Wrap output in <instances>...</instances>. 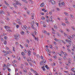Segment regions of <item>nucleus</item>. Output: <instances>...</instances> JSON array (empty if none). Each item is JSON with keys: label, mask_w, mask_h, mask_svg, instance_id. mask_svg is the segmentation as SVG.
Returning <instances> with one entry per match:
<instances>
[{"label": "nucleus", "mask_w": 75, "mask_h": 75, "mask_svg": "<svg viewBox=\"0 0 75 75\" xmlns=\"http://www.w3.org/2000/svg\"><path fill=\"white\" fill-rule=\"evenodd\" d=\"M4 28H6V30L7 31H11V30L10 29V27H9L8 26H4Z\"/></svg>", "instance_id": "f257e3e1"}, {"label": "nucleus", "mask_w": 75, "mask_h": 75, "mask_svg": "<svg viewBox=\"0 0 75 75\" xmlns=\"http://www.w3.org/2000/svg\"><path fill=\"white\" fill-rule=\"evenodd\" d=\"M46 62V60L45 59H43L42 61H41L40 62V65H43L44 63H45Z\"/></svg>", "instance_id": "f03ea898"}, {"label": "nucleus", "mask_w": 75, "mask_h": 75, "mask_svg": "<svg viewBox=\"0 0 75 75\" xmlns=\"http://www.w3.org/2000/svg\"><path fill=\"white\" fill-rule=\"evenodd\" d=\"M27 52L28 55V56H30L31 54V51L30 50H28Z\"/></svg>", "instance_id": "7ed1b4c3"}, {"label": "nucleus", "mask_w": 75, "mask_h": 75, "mask_svg": "<svg viewBox=\"0 0 75 75\" xmlns=\"http://www.w3.org/2000/svg\"><path fill=\"white\" fill-rule=\"evenodd\" d=\"M50 3H51H51L52 4H55V1H54L50 0Z\"/></svg>", "instance_id": "20e7f679"}, {"label": "nucleus", "mask_w": 75, "mask_h": 75, "mask_svg": "<svg viewBox=\"0 0 75 75\" xmlns=\"http://www.w3.org/2000/svg\"><path fill=\"white\" fill-rule=\"evenodd\" d=\"M16 22H17V23H19V24H21V23H20V20L19 19H18L17 21H16Z\"/></svg>", "instance_id": "39448f33"}, {"label": "nucleus", "mask_w": 75, "mask_h": 75, "mask_svg": "<svg viewBox=\"0 0 75 75\" xmlns=\"http://www.w3.org/2000/svg\"><path fill=\"white\" fill-rule=\"evenodd\" d=\"M23 29H24L25 30H27L28 28H27V27L25 26H25L23 27Z\"/></svg>", "instance_id": "423d86ee"}, {"label": "nucleus", "mask_w": 75, "mask_h": 75, "mask_svg": "<svg viewBox=\"0 0 75 75\" xmlns=\"http://www.w3.org/2000/svg\"><path fill=\"white\" fill-rule=\"evenodd\" d=\"M41 7H43L44 6V2H42L40 5Z\"/></svg>", "instance_id": "0eeeda50"}, {"label": "nucleus", "mask_w": 75, "mask_h": 75, "mask_svg": "<svg viewBox=\"0 0 75 75\" xmlns=\"http://www.w3.org/2000/svg\"><path fill=\"white\" fill-rule=\"evenodd\" d=\"M62 6H64L65 5V3H64V1L61 2V3H60Z\"/></svg>", "instance_id": "6e6552de"}, {"label": "nucleus", "mask_w": 75, "mask_h": 75, "mask_svg": "<svg viewBox=\"0 0 75 75\" xmlns=\"http://www.w3.org/2000/svg\"><path fill=\"white\" fill-rule=\"evenodd\" d=\"M44 68H45V67L44 66H42V67H41V68L42 69L43 71H45V69Z\"/></svg>", "instance_id": "1a4fd4ad"}, {"label": "nucleus", "mask_w": 75, "mask_h": 75, "mask_svg": "<svg viewBox=\"0 0 75 75\" xmlns=\"http://www.w3.org/2000/svg\"><path fill=\"white\" fill-rule=\"evenodd\" d=\"M54 40H55V41H57V42H59V40H58V39L56 38L54 39Z\"/></svg>", "instance_id": "9d476101"}, {"label": "nucleus", "mask_w": 75, "mask_h": 75, "mask_svg": "<svg viewBox=\"0 0 75 75\" xmlns=\"http://www.w3.org/2000/svg\"><path fill=\"white\" fill-rule=\"evenodd\" d=\"M45 67V68H46L47 69H50V67H48V65H46Z\"/></svg>", "instance_id": "9b49d317"}, {"label": "nucleus", "mask_w": 75, "mask_h": 75, "mask_svg": "<svg viewBox=\"0 0 75 75\" xmlns=\"http://www.w3.org/2000/svg\"><path fill=\"white\" fill-rule=\"evenodd\" d=\"M21 34H22V35H24V32L23 31H22L21 32Z\"/></svg>", "instance_id": "f8f14e48"}, {"label": "nucleus", "mask_w": 75, "mask_h": 75, "mask_svg": "<svg viewBox=\"0 0 75 75\" xmlns=\"http://www.w3.org/2000/svg\"><path fill=\"white\" fill-rule=\"evenodd\" d=\"M52 45H49V46H46L45 47H52Z\"/></svg>", "instance_id": "ddd939ff"}, {"label": "nucleus", "mask_w": 75, "mask_h": 75, "mask_svg": "<svg viewBox=\"0 0 75 75\" xmlns=\"http://www.w3.org/2000/svg\"><path fill=\"white\" fill-rule=\"evenodd\" d=\"M13 5L15 8H17V6L16 5V4H13Z\"/></svg>", "instance_id": "4468645a"}, {"label": "nucleus", "mask_w": 75, "mask_h": 75, "mask_svg": "<svg viewBox=\"0 0 75 75\" xmlns=\"http://www.w3.org/2000/svg\"><path fill=\"white\" fill-rule=\"evenodd\" d=\"M4 3L7 6H9V5L7 3V2H6V1H4Z\"/></svg>", "instance_id": "2eb2a0df"}, {"label": "nucleus", "mask_w": 75, "mask_h": 75, "mask_svg": "<svg viewBox=\"0 0 75 75\" xmlns=\"http://www.w3.org/2000/svg\"><path fill=\"white\" fill-rule=\"evenodd\" d=\"M31 27L32 28H33V29H34L35 30H36V28H34V26H33V25H32Z\"/></svg>", "instance_id": "dca6fc26"}, {"label": "nucleus", "mask_w": 75, "mask_h": 75, "mask_svg": "<svg viewBox=\"0 0 75 75\" xmlns=\"http://www.w3.org/2000/svg\"><path fill=\"white\" fill-rule=\"evenodd\" d=\"M74 69H75L74 68L71 69V70L73 72H75V71L74 70Z\"/></svg>", "instance_id": "f3484780"}, {"label": "nucleus", "mask_w": 75, "mask_h": 75, "mask_svg": "<svg viewBox=\"0 0 75 75\" xmlns=\"http://www.w3.org/2000/svg\"><path fill=\"white\" fill-rule=\"evenodd\" d=\"M22 1L24 2V3H28V2L26 0H22Z\"/></svg>", "instance_id": "a211bd4d"}, {"label": "nucleus", "mask_w": 75, "mask_h": 75, "mask_svg": "<svg viewBox=\"0 0 75 75\" xmlns=\"http://www.w3.org/2000/svg\"><path fill=\"white\" fill-rule=\"evenodd\" d=\"M21 54L22 55H25V53H24V52H21Z\"/></svg>", "instance_id": "6ab92c4d"}, {"label": "nucleus", "mask_w": 75, "mask_h": 75, "mask_svg": "<svg viewBox=\"0 0 75 75\" xmlns=\"http://www.w3.org/2000/svg\"><path fill=\"white\" fill-rule=\"evenodd\" d=\"M4 13V11H0V14H2Z\"/></svg>", "instance_id": "aec40b11"}, {"label": "nucleus", "mask_w": 75, "mask_h": 75, "mask_svg": "<svg viewBox=\"0 0 75 75\" xmlns=\"http://www.w3.org/2000/svg\"><path fill=\"white\" fill-rule=\"evenodd\" d=\"M54 28L55 29H57V25H54Z\"/></svg>", "instance_id": "412c9836"}, {"label": "nucleus", "mask_w": 75, "mask_h": 75, "mask_svg": "<svg viewBox=\"0 0 75 75\" xmlns=\"http://www.w3.org/2000/svg\"><path fill=\"white\" fill-rule=\"evenodd\" d=\"M19 3H20V2H18V1H16V5H18V4H19Z\"/></svg>", "instance_id": "4be33fe9"}, {"label": "nucleus", "mask_w": 75, "mask_h": 75, "mask_svg": "<svg viewBox=\"0 0 75 75\" xmlns=\"http://www.w3.org/2000/svg\"><path fill=\"white\" fill-rule=\"evenodd\" d=\"M14 37H15V39H16V40H17V35H15L14 36Z\"/></svg>", "instance_id": "5701e85b"}, {"label": "nucleus", "mask_w": 75, "mask_h": 75, "mask_svg": "<svg viewBox=\"0 0 75 75\" xmlns=\"http://www.w3.org/2000/svg\"><path fill=\"white\" fill-rule=\"evenodd\" d=\"M64 14H65V15H66V16H68V13H67L65 12Z\"/></svg>", "instance_id": "b1692460"}, {"label": "nucleus", "mask_w": 75, "mask_h": 75, "mask_svg": "<svg viewBox=\"0 0 75 75\" xmlns=\"http://www.w3.org/2000/svg\"><path fill=\"white\" fill-rule=\"evenodd\" d=\"M46 50L47 51V52H49V51H50V50L49 49H48V48H46Z\"/></svg>", "instance_id": "393cba45"}, {"label": "nucleus", "mask_w": 75, "mask_h": 75, "mask_svg": "<svg viewBox=\"0 0 75 75\" xmlns=\"http://www.w3.org/2000/svg\"><path fill=\"white\" fill-rule=\"evenodd\" d=\"M4 44L6 45V44H7V41H6V40H5V41H4Z\"/></svg>", "instance_id": "a878e982"}, {"label": "nucleus", "mask_w": 75, "mask_h": 75, "mask_svg": "<svg viewBox=\"0 0 75 75\" xmlns=\"http://www.w3.org/2000/svg\"><path fill=\"white\" fill-rule=\"evenodd\" d=\"M52 16H51L50 18V21H52Z\"/></svg>", "instance_id": "bb28decb"}, {"label": "nucleus", "mask_w": 75, "mask_h": 75, "mask_svg": "<svg viewBox=\"0 0 75 75\" xmlns=\"http://www.w3.org/2000/svg\"><path fill=\"white\" fill-rule=\"evenodd\" d=\"M25 64L26 65V66H28V64L27 62H25Z\"/></svg>", "instance_id": "cd10ccee"}, {"label": "nucleus", "mask_w": 75, "mask_h": 75, "mask_svg": "<svg viewBox=\"0 0 75 75\" xmlns=\"http://www.w3.org/2000/svg\"><path fill=\"white\" fill-rule=\"evenodd\" d=\"M26 42H27L28 44H29V41L28 40V39L26 40Z\"/></svg>", "instance_id": "c85d7f7f"}, {"label": "nucleus", "mask_w": 75, "mask_h": 75, "mask_svg": "<svg viewBox=\"0 0 75 75\" xmlns=\"http://www.w3.org/2000/svg\"><path fill=\"white\" fill-rule=\"evenodd\" d=\"M40 23L41 24H44V22L42 21L40 22Z\"/></svg>", "instance_id": "c756f323"}, {"label": "nucleus", "mask_w": 75, "mask_h": 75, "mask_svg": "<svg viewBox=\"0 0 75 75\" xmlns=\"http://www.w3.org/2000/svg\"><path fill=\"white\" fill-rule=\"evenodd\" d=\"M63 54H64V55H65V56H66V55H67V53H65H65L64 52L63 53Z\"/></svg>", "instance_id": "7c9ffc66"}, {"label": "nucleus", "mask_w": 75, "mask_h": 75, "mask_svg": "<svg viewBox=\"0 0 75 75\" xmlns=\"http://www.w3.org/2000/svg\"><path fill=\"white\" fill-rule=\"evenodd\" d=\"M33 53L34 55H36V53H35V52H33Z\"/></svg>", "instance_id": "2f4dec72"}, {"label": "nucleus", "mask_w": 75, "mask_h": 75, "mask_svg": "<svg viewBox=\"0 0 75 75\" xmlns=\"http://www.w3.org/2000/svg\"><path fill=\"white\" fill-rule=\"evenodd\" d=\"M25 46L27 47H28V45H27V44H25Z\"/></svg>", "instance_id": "473e14b6"}, {"label": "nucleus", "mask_w": 75, "mask_h": 75, "mask_svg": "<svg viewBox=\"0 0 75 75\" xmlns=\"http://www.w3.org/2000/svg\"><path fill=\"white\" fill-rule=\"evenodd\" d=\"M27 61H28H28H31V60L30 59V60L28 59H27Z\"/></svg>", "instance_id": "72a5a7b5"}, {"label": "nucleus", "mask_w": 75, "mask_h": 75, "mask_svg": "<svg viewBox=\"0 0 75 75\" xmlns=\"http://www.w3.org/2000/svg\"><path fill=\"white\" fill-rule=\"evenodd\" d=\"M24 52H25V53H27V51L25 50H24Z\"/></svg>", "instance_id": "f704fd0d"}, {"label": "nucleus", "mask_w": 75, "mask_h": 75, "mask_svg": "<svg viewBox=\"0 0 75 75\" xmlns=\"http://www.w3.org/2000/svg\"><path fill=\"white\" fill-rule=\"evenodd\" d=\"M75 47H73V49H72V51H75Z\"/></svg>", "instance_id": "c9c22d12"}, {"label": "nucleus", "mask_w": 75, "mask_h": 75, "mask_svg": "<svg viewBox=\"0 0 75 75\" xmlns=\"http://www.w3.org/2000/svg\"><path fill=\"white\" fill-rule=\"evenodd\" d=\"M71 17L72 18H74V16H73V15H72L71 14L70 15Z\"/></svg>", "instance_id": "e433bc0d"}, {"label": "nucleus", "mask_w": 75, "mask_h": 75, "mask_svg": "<svg viewBox=\"0 0 75 75\" xmlns=\"http://www.w3.org/2000/svg\"><path fill=\"white\" fill-rule=\"evenodd\" d=\"M72 28V29H73V30H74V31H75V28H74V27H71Z\"/></svg>", "instance_id": "4c0bfd02"}, {"label": "nucleus", "mask_w": 75, "mask_h": 75, "mask_svg": "<svg viewBox=\"0 0 75 75\" xmlns=\"http://www.w3.org/2000/svg\"><path fill=\"white\" fill-rule=\"evenodd\" d=\"M4 39H5V40H6L7 38V37L6 36H5V37L4 38Z\"/></svg>", "instance_id": "58836bf2"}, {"label": "nucleus", "mask_w": 75, "mask_h": 75, "mask_svg": "<svg viewBox=\"0 0 75 75\" xmlns=\"http://www.w3.org/2000/svg\"><path fill=\"white\" fill-rule=\"evenodd\" d=\"M8 70L9 71V72H10V71H11V69L9 68L8 69Z\"/></svg>", "instance_id": "ea45409f"}, {"label": "nucleus", "mask_w": 75, "mask_h": 75, "mask_svg": "<svg viewBox=\"0 0 75 75\" xmlns=\"http://www.w3.org/2000/svg\"><path fill=\"white\" fill-rule=\"evenodd\" d=\"M65 19L66 21H68V20L67 19V18H65Z\"/></svg>", "instance_id": "a19ab883"}, {"label": "nucleus", "mask_w": 75, "mask_h": 75, "mask_svg": "<svg viewBox=\"0 0 75 75\" xmlns=\"http://www.w3.org/2000/svg\"><path fill=\"white\" fill-rule=\"evenodd\" d=\"M44 33H45V34H47V31H46V30H44Z\"/></svg>", "instance_id": "79ce46f5"}, {"label": "nucleus", "mask_w": 75, "mask_h": 75, "mask_svg": "<svg viewBox=\"0 0 75 75\" xmlns=\"http://www.w3.org/2000/svg\"><path fill=\"white\" fill-rule=\"evenodd\" d=\"M62 25H65V26H66V24L64 23H62Z\"/></svg>", "instance_id": "37998d69"}, {"label": "nucleus", "mask_w": 75, "mask_h": 75, "mask_svg": "<svg viewBox=\"0 0 75 75\" xmlns=\"http://www.w3.org/2000/svg\"><path fill=\"white\" fill-rule=\"evenodd\" d=\"M62 42H63V43H64V44H66V43L65 42H64V40H62Z\"/></svg>", "instance_id": "c03bdc74"}, {"label": "nucleus", "mask_w": 75, "mask_h": 75, "mask_svg": "<svg viewBox=\"0 0 75 75\" xmlns=\"http://www.w3.org/2000/svg\"><path fill=\"white\" fill-rule=\"evenodd\" d=\"M43 58H44V57H42V56H41V58L42 59H43Z\"/></svg>", "instance_id": "a18cd8bd"}, {"label": "nucleus", "mask_w": 75, "mask_h": 75, "mask_svg": "<svg viewBox=\"0 0 75 75\" xmlns=\"http://www.w3.org/2000/svg\"><path fill=\"white\" fill-rule=\"evenodd\" d=\"M13 51H14V52H15V51H15V48L13 47Z\"/></svg>", "instance_id": "49530a36"}, {"label": "nucleus", "mask_w": 75, "mask_h": 75, "mask_svg": "<svg viewBox=\"0 0 75 75\" xmlns=\"http://www.w3.org/2000/svg\"><path fill=\"white\" fill-rule=\"evenodd\" d=\"M45 17H43L42 18V20H44L45 19Z\"/></svg>", "instance_id": "de8ad7c7"}, {"label": "nucleus", "mask_w": 75, "mask_h": 75, "mask_svg": "<svg viewBox=\"0 0 75 75\" xmlns=\"http://www.w3.org/2000/svg\"><path fill=\"white\" fill-rule=\"evenodd\" d=\"M66 30L67 31H68V32L69 31V30L68 29H66Z\"/></svg>", "instance_id": "09e8293b"}, {"label": "nucleus", "mask_w": 75, "mask_h": 75, "mask_svg": "<svg viewBox=\"0 0 75 75\" xmlns=\"http://www.w3.org/2000/svg\"><path fill=\"white\" fill-rule=\"evenodd\" d=\"M56 9L57 11H59V10H60L59 9V8H56Z\"/></svg>", "instance_id": "8fccbe9b"}, {"label": "nucleus", "mask_w": 75, "mask_h": 75, "mask_svg": "<svg viewBox=\"0 0 75 75\" xmlns=\"http://www.w3.org/2000/svg\"><path fill=\"white\" fill-rule=\"evenodd\" d=\"M68 59L69 61H71V59L70 58Z\"/></svg>", "instance_id": "3c124183"}, {"label": "nucleus", "mask_w": 75, "mask_h": 75, "mask_svg": "<svg viewBox=\"0 0 75 75\" xmlns=\"http://www.w3.org/2000/svg\"><path fill=\"white\" fill-rule=\"evenodd\" d=\"M46 21L47 22H48L49 23V20H48V19H47L46 20Z\"/></svg>", "instance_id": "603ef678"}, {"label": "nucleus", "mask_w": 75, "mask_h": 75, "mask_svg": "<svg viewBox=\"0 0 75 75\" xmlns=\"http://www.w3.org/2000/svg\"><path fill=\"white\" fill-rule=\"evenodd\" d=\"M17 28H18L19 27V25H17L16 26Z\"/></svg>", "instance_id": "864d4df0"}, {"label": "nucleus", "mask_w": 75, "mask_h": 75, "mask_svg": "<svg viewBox=\"0 0 75 75\" xmlns=\"http://www.w3.org/2000/svg\"><path fill=\"white\" fill-rule=\"evenodd\" d=\"M58 35L59 37H61V35H60V34H59V33L58 34Z\"/></svg>", "instance_id": "5fc2aeb1"}, {"label": "nucleus", "mask_w": 75, "mask_h": 75, "mask_svg": "<svg viewBox=\"0 0 75 75\" xmlns=\"http://www.w3.org/2000/svg\"><path fill=\"white\" fill-rule=\"evenodd\" d=\"M34 33L35 35V34H36V33H37V32H36V31H34Z\"/></svg>", "instance_id": "6e6d98bb"}, {"label": "nucleus", "mask_w": 75, "mask_h": 75, "mask_svg": "<svg viewBox=\"0 0 75 75\" xmlns=\"http://www.w3.org/2000/svg\"><path fill=\"white\" fill-rule=\"evenodd\" d=\"M1 40L2 41H4V40H3V38H1Z\"/></svg>", "instance_id": "4d7b16f0"}, {"label": "nucleus", "mask_w": 75, "mask_h": 75, "mask_svg": "<svg viewBox=\"0 0 75 75\" xmlns=\"http://www.w3.org/2000/svg\"><path fill=\"white\" fill-rule=\"evenodd\" d=\"M61 59H62L61 58H59V60L60 61H61Z\"/></svg>", "instance_id": "13d9d810"}, {"label": "nucleus", "mask_w": 75, "mask_h": 75, "mask_svg": "<svg viewBox=\"0 0 75 75\" xmlns=\"http://www.w3.org/2000/svg\"><path fill=\"white\" fill-rule=\"evenodd\" d=\"M66 42H69V40H66Z\"/></svg>", "instance_id": "bf43d9fd"}, {"label": "nucleus", "mask_w": 75, "mask_h": 75, "mask_svg": "<svg viewBox=\"0 0 75 75\" xmlns=\"http://www.w3.org/2000/svg\"><path fill=\"white\" fill-rule=\"evenodd\" d=\"M43 26L44 27H46V25L45 24H43Z\"/></svg>", "instance_id": "052dcab7"}, {"label": "nucleus", "mask_w": 75, "mask_h": 75, "mask_svg": "<svg viewBox=\"0 0 75 75\" xmlns=\"http://www.w3.org/2000/svg\"><path fill=\"white\" fill-rule=\"evenodd\" d=\"M66 21V23H69V22L68 21Z\"/></svg>", "instance_id": "680f3d73"}, {"label": "nucleus", "mask_w": 75, "mask_h": 75, "mask_svg": "<svg viewBox=\"0 0 75 75\" xmlns=\"http://www.w3.org/2000/svg\"><path fill=\"white\" fill-rule=\"evenodd\" d=\"M54 44L56 45V42H53Z\"/></svg>", "instance_id": "e2e57ef3"}, {"label": "nucleus", "mask_w": 75, "mask_h": 75, "mask_svg": "<svg viewBox=\"0 0 75 75\" xmlns=\"http://www.w3.org/2000/svg\"><path fill=\"white\" fill-rule=\"evenodd\" d=\"M46 34H47L48 35H50V34L49 33H47Z\"/></svg>", "instance_id": "0e129e2a"}, {"label": "nucleus", "mask_w": 75, "mask_h": 75, "mask_svg": "<svg viewBox=\"0 0 75 75\" xmlns=\"http://www.w3.org/2000/svg\"><path fill=\"white\" fill-rule=\"evenodd\" d=\"M67 50L68 51H69V52H71V50H69V49H67Z\"/></svg>", "instance_id": "69168bd1"}, {"label": "nucleus", "mask_w": 75, "mask_h": 75, "mask_svg": "<svg viewBox=\"0 0 75 75\" xmlns=\"http://www.w3.org/2000/svg\"><path fill=\"white\" fill-rule=\"evenodd\" d=\"M47 75H52V74L50 73L49 74H48Z\"/></svg>", "instance_id": "338daca9"}, {"label": "nucleus", "mask_w": 75, "mask_h": 75, "mask_svg": "<svg viewBox=\"0 0 75 75\" xmlns=\"http://www.w3.org/2000/svg\"><path fill=\"white\" fill-rule=\"evenodd\" d=\"M35 74L36 75H38V73H37L36 72V73H35Z\"/></svg>", "instance_id": "774afa93"}]
</instances>
